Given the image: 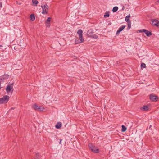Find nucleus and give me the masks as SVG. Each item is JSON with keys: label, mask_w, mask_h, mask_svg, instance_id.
<instances>
[{"label": "nucleus", "mask_w": 159, "mask_h": 159, "mask_svg": "<svg viewBox=\"0 0 159 159\" xmlns=\"http://www.w3.org/2000/svg\"><path fill=\"white\" fill-rule=\"evenodd\" d=\"M124 9H125V7H123L122 8V10H124Z\"/></svg>", "instance_id": "obj_31"}, {"label": "nucleus", "mask_w": 159, "mask_h": 159, "mask_svg": "<svg viewBox=\"0 0 159 159\" xmlns=\"http://www.w3.org/2000/svg\"><path fill=\"white\" fill-rule=\"evenodd\" d=\"M62 140V139H60V141L59 142V143L60 144H61V141Z\"/></svg>", "instance_id": "obj_29"}, {"label": "nucleus", "mask_w": 159, "mask_h": 159, "mask_svg": "<svg viewBox=\"0 0 159 159\" xmlns=\"http://www.w3.org/2000/svg\"><path fill=\"white\" fill-rule=\"evenodd\" d=\"M83 31L81 29L78 30L77 31V34H79L80 40L81 42H84V39L82 36Z\"/></svg>", "instance_id": "obj_9"}, {"label": "nucleus", "mask_w": 159, "mask_h": 159, "mask_svg": "<svg viewBox=\"0 0 159 159\" xmlns=\"http://www.w3.org/2000/svg\"><path fill=\"white\" fill-rule=\"evenodd\" d=\"M151 126H151V125H150V126H149V129H150V128H151Z\"/></svg>", "instance_id": "obj_33"}, {"label": "nucleus", "mask_w": 159, "mask_h": 159, "mask_svg": "<svg viewBox=\"0 0 159 159\" xmlns=\"http://www.w3.org/2000/svg\"><path fill=\"white\" fill-rule=\"evenodd\" d=\"M10 97L7 95H5L3 97L0 98V104L7 103L9 101Z\"/></svg>", "instance_id": "obj_1"}, {"label": "nucleus", "mask_w": 159, "mask_h": 159, "mask_svg": "<svg viewBox=\"0 0 159 159\" xmlns=\"http://www.w3.org/2000/svg\"><path fill=\"white\" fill-rule=\"evenodd\" d=\"M89 147L92 152L97 153L99 152V150L97 149L95 146L93 145L92 143H89Z\"/></svg>", "instance_id": "obj_6"}, {"label": "nucleus", "mask_w": 159, "mask_h": 159, "mask_svg": "<svg viewBox=\"0 0 159 159\" xmlns=\"http://www.w3.org/2000/svg\"><path fill=\"white\" fill-rule=\"evenodd\" d=\"M3 47V46L2 45H0V48H1V47Z\"/></svg>", "instance_id": "obj_32"}, {"label": "nucleus", "mask_w": 159, "mask_h": 159, "mask_svg": "<svg viewBox=\"0 0 159 159\" xmlns=\"http://www.w3.org/2000/svg\"><path fill=\"white\" fill-rule=\"evenodd\" d=\"M140 109L142 110L147 111L148 109V106L145 105L142 107H141Z\"/></svg>", "instance_id": "obj_16"}, {"label": "nucleus", "mask_w": 159, "mask_h": 159, "mask_svg": "<svg viewBox=\"0 0 159 159\" xmlns=\"http://www.w3.org/2000/svg\"><path fill=\"white\" fill-rule=\"evenodd\" d=\"M141 68H145L146 67V65L144 63H142L141 64Z\"/></svg>", "instance_id": "obj_27"}, {"label": "nucleus", "mask_w": 159, "mask_h": 159, "mask_svg": "<svg viewBox=\"0 0 159 159\" xmlns=\"http://www.w3.org/2000/svg\"><path fill=\"white\" fill-rule=\"evenodd\" d=\"M87 35L89 37H90L95 39H97L98 37L97 35L94 34L93 31L92 29H90L88 30L87 32Z\"/></svg>", "instance_id": "obj_3"}, {"label": "nucleus", "mask_w": 159, "mask_h": 159, "mask_svg": "<svg viewBox=\"0 0 159 159\" xmlns=\"http://www.w3.org/2000/svg\"><path fill=\"white\" fill-rule=\"evenodd\" d=\"M2 3L1 2H0V7L1 8L2 7Z\"/></svg>", "instance_id": "obj_28"}, {"label": "nucleus", "mask_w": 159, "mask_h": 159, "mask_svg": "<svg viewBox=\"0 0 159 159\" xmlns=\"http://www.w3.org/2000/svg\"><path fill=\"white\" fill-rule=\"evenodd\" d=\"M20 5V4H21L20 3H18Z\"/></svg>", "instance_id": "obj_36"}, {"label": "nucleus", "mask_w": 159, "mask_h": 159, "mask_svg": "<svg viewBox=\"0 0 159 159\" xmlns=\"http://www.w3.org/2000/svg\"><path fill=\"white\" fill-rule=\"evenodd\" d=\"M125 27V25H122L120 27L116 32V35H118L120 32L122 31Z\"/></svg>", "instance_id": "obj_11"}, {"label": "nucleus", "mask_w": 159, "mask_h": 159, "mask_svg": "<svg viewBox=\"0 0 159 159\" xmlns=\"http://www.w3.org/2000/svg\"><path fill=\"white\" fill-rule=\"evenodd\" d=\"M138 31L139 33H142V32H145V31H147V30H146V29H143L139 30H138Z\"/></svg>", "instance_id": "obj_26"}, {"label": "nucleus", "mask_w": 159, "mask_h": 159, "mask_svg": "<svg viewBox=\"0 0 159 159\" xmlns=\"http://www.w3.org/2000/svg\"><path fill=\"white\" fill-rule=\"evenodd\" d=\"M89 147L92 152L97 153L99 152V150L97 149L95 146L93 145L92 143H89Z\"/></svg>", "instance_id": "obj_5"}, {"label": "nucleus", "mask_w": 159, "mask_h": 159, "mask_svg": "<svg viewBox=\"0 0 159 159\" xmlns=\"http://www.w3.org/2000/svg\"><path fill=\"white\" fill-rule=\"evenodd\" d=\"M145 34L147 36H149L152 35V33L151 32L148 31L147 30V31L145 32Z\"/></svg>", "instance_id": "obj_21"}, {"label": "nucleus", "mask_w": 159, "mask_h": 159, "mask_svg": "<svg viewBox=\"0 0 159 159\" xmlns=\"http://www.w3.org/2000/svg\"><path fill=\"white\" fill-rule=\"evenodd\" d=\"M32 108L35 110L42 111L44 109V108L41 106L37 105V104H34L32 106Z\"/></svg>", "instance_id": "obj_2"}, {"label": "nucleus", "mask_w": 159, "mask_h": 159, "mask_svg": "<svg viewBox=\"0 0 159 159\" xmlns=\"http://www.w3.org/2000/svg\"><path fill=\"white\" fill-rule=\"evenodd\" d=\"M51 18L50 17L48 18L46 22V25L47 27H49L50 26V21H51Z\"/></svg>", "instance_id": "obj_13"}, {"label": "nucleus", "mask_w": 159, "mask_h": 159, "mask_svg": "<svg viewBox=\"0 0 159 159\" xmlns=\"http://www.w3.org/2000/svg\"><path fill=\"white\" fill-rule=\"evenodd\" d=\"M121 131L122 132H124L126 131L127 129V128L124 125H122V126Z\"/></svg>", "instance_id": "obj_20"}, {"label": "nucleus", "mask_w": 159, "mask_h": 159, "mask_svg": "<svg viewBox=\"0 0 159 159\" xmlns=\"http://www.w3.org/2000/svg\"><path fill=\"white\" fill-rule=\"evenodd\" d=\"M41 155L39 153H36L35 156V159H41Z\"/></svg>", "instance_id": "obj_17"}, {"label": "nucleus", "mask_w": 159, "mask_h": 159, "mask_svg": "<svg viewBox=\"0 0 159 159\" xmlns=\"http://www.w3.org/2000/svg\"><path fill=\"white\" fill-rule=\"evenodd\" d=\"M149 98L152 102H156L158 101V97L157 96L152 94L149 95Z\"/></svg>", "instance_id": "obj_8"}, {"label": "nucleus", "mask_w": 159, "mask_h": 159, "mask_svg": "<svg viewBox=\"0 0 159 159\" xmlns=\"http://www.w3.org/2000/svg\"><path fill=\"white\" fill-rule=\"evenodd\" d=\"M83 42H81V41H80V40H79V39H75V44H77L79 43H83Z\"/></svg>", "instance_id": "obj_22"}, {"label": "nucleus", "mask_w": 159, "mask_h": 159, "mask_svg": "<svg viewBox=\"0 0 159 159\" xmlns=\"http://www.w3.org/2000/svg\"><path fill=\"white\" fill-rule=\"evenodd\" d=\"M130 17V14L128 15L127 16L125 17V20L127 22H131V21L129 20V18Z\"/></svg>", "instance_id": "obj_14"}, {"label": "nucleus", "mask_w": 159, "mask_h": 159, "mask_svg": "<svg viewBox=\"0 0 159 159\" xmlns=\"http://www.w3.org/2000/svg\"><path fill=\"white\" fill-rule=\"evenodd\" d=\"M9 77V75H8L5 74L0 77V80L3 81L8 79Z\"/></svg>", "instance_id": "obj_10"}, {"label": "nucleus", "mask_w": 159, "mask_h": 159, "mask_svg": "<svg viewBox=\"0 0 159 159\" xmlns=\"http://www.w3.org/2000/svg\"><path fill=\"white\" fill-rule=\"evenodd\" d=\"M157 2H158L159 3V0L157 1Z\"/></svg>", "instance_id": "obj_34"}, {"label": "nucleus", "mask_w": 159, "mask_h": 159, "mask_svg": "<svg viewBox=\"0 0 159 159\" xmlns=\"http://www.w3.org/2000/svg\"><path fill=\"white\" fill-rule=\"evenodd\" d=\"M131 22L127 23V24H128V27H127V28H128V29H129L131 28Z\"/></svg>", "instance_id": "obj_25"}, {"label": "nucleus", "mask_w": 159, "mask_h": 159, "mask_svg": "<svg viewBox=\"0 0 159 159\" xmlns=\"http://www.w3.org/2000/svg\"><path fill=\"white\" fill-rule=\"evenodd\" d=\"M159 24V21L156 19L152 20V25L156 26H158Z\"/></svg>", "instance_id": "obj_12"}, {"label": "nucleus", "mask_w": 159, "mask_h": 159, "mask_svg": "<svg viewBox=\"0 0 159 159\" xmlns=\"http://www.w3.org/2000/svg\"><path fill=\"white\" fill-rule=\"evenodd\" d=\"M118 9V8L117 7L115 6L113 7L112 9V12H115L117 11Z\"/></svg>", "instance_id": "obj_19"}, {"label": "nucleus", "mask_w": 159, "mask_h": 159, "mask_svg": "<svg viewBox=\"0 0 159 159\" xmlns=\"http://www.w3.org/2000/svg\"><path fill=\"white\" fill-rule=\"evenodd\" d=\"M30 20L32 21H33L35 20V18L34 15V14H31L30 15Z\"/></svg>", "instance_id": "obj_18"}, {"label": "nucleus", "mask_w": 159, "mask_h": 159, "mask_svg": "<svg viewBox=\"0 0 159 159\" xmlns=\"http://www.w3.org/2000/svg\"><path fill=\"white\" fill-rule=\"evenodd\" d=\"M11 86H12V87H13V85H14V83H12L11 84Z\"/></svg>", "instance_id": "obj_30"}, {"label": "nucleus", "mask_w": 159, "mask_h": 159, "mask_svg": "<svg viewBox=\"0 0 159 159\" xmlns=\"http://www.w3.org/2000/svg\"><path fill=\"white\" fill-rule=\"evenodd\" d=\"M94 150H95V148H94Z\"/></svg>", "instance_id": "obj_37"}, {"label": "nucleus", "mask_w": 159, "mask_h": 159, "mask_svg": "<svg viewBox=\"0 0 159 159\" xmlns=\"http://www.w3.org/2000/svg\"><path fill=\"white\" fill-rule=\"evenodd\" d=\"M62 126V123L61 122H59L57 123L55 125V127L57 129H59Z\"/></svg>", "instance_id": "obj_15"}, {"label": "nucleus", "mask_w": 159, "mask_h": 159, "mask_svg": "<svg viewBox=\"0 0 159 159\" xmlns=\"http://www.w3.org/2000/svg\"><path fill=\"white\" fill-rule=\"evenodd\" d=\"M14 89L12 86H11V83H9L6 88V91L7 94H9L10 93H12Z\"/></svg>", "instance_id": "obj_4"}, {"label": "nucleus", "mask_w": 159, "mask_h": 159, "mask_svg": "<svg viewBox=\"0 0 159 159\" xmlns=\"http://www.w3.org/2000/svg\"><path fill=\"white\" fill-rule=\"evenodd\" d=\"M17 3L18 4V3L17 2V1H16Z\"/></svg>", "instance_id": "obj_35"}, {"label": "nucleus", "mask_w": 159, "mask_h": 159, "mask_svg": "<svg viewBox=\"0 0 159 159\" xmlns=\"http://www.w3.org/2000/svg\"><path fill=\"white\" fill-rule=\"evenodd\" d=\"M32 2L33 4H35V6H37V4L38 3V2L37 0H32Z\"/></svg>", "instance_id": "obj_23"}, {"label": "nucleus", "mask_w": 159, "mask_h": 159, "mask_svg": "<svg viewBox=\"0 0 159 159\" xmlns=\"http://www.w3.org/2000/svg\"><path fill=\"white\" fill-rule=\"evenodd\" d=\"M41 7L43 10L42 13L43 14H47L48 11V6L46 4L44 6H41Z\"/></svg>", "instance_id": "obj_7"}, {"label": "nucleus", "mask_w": 159, "mask_h": 159, "mask_svg": "<svg viewBox=\"0 0 159 159\" xmlns=\"http://www.w3.org/2000/svg\"><path fill=\"white\" fill-rule=\"evenodd\" d=\"M109 12H106L105 14L104 15V16L105 18L107 17H109Z\"/></svg>", "instance_id": "obj_24"}]
</instances>
